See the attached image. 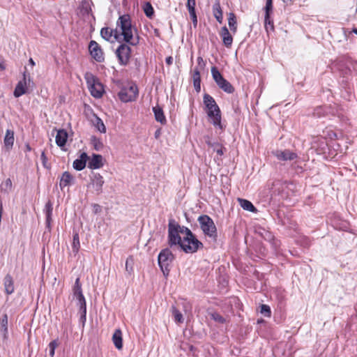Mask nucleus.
Returning a JSON list of instances; mask_svg holds the SVG:
<instances>
[{
	"label": "nucleus",
	"mask_w": 357,
	"mask_h": 357,
	"mask_svg": "<svg viewBox=\"0 0 357 357\" xmlns=\"http://www.w3.org/2000/svg\"><path fill=\"white\" fill-rule=\"evenodd\" d=\"M52 211H53V204H52V202L50 200H49L46 203V204L45 206V208H44V213L46 216V220H45L46 227L48 228L49 229H50V228H51Z\"/></svg>",
	"instance_id": "nucleus-21"
},
{
	"label": "nucleus",
	"mask_w": 357,
	"mask_h": 357,
	"mask_svg": "<svg viewBox=\"0 0 357 357\" xmlns=\"http://www.w3.org/2000/svg\"><path fill=\"white\" fill-rule=\"evenodd\" d=\"M119 27H117L115 29H113V35L114 38L117 40L119 41L121 36H122L121 30L118 29Z\"/></svg>",
	"instance_id": "nucleus-49"
},
{
	"label": "nucleus",
	"mask_w": 357,
	"mask_h": 357,
	"mask_svg": "<svg viewBox=\"0 0 357 357\" xmlns=\"http://www.w3.org/2000/svg\"><path fill=\"white\" fill-rule=\"evenodd\" d=\"M80 248L79 238L77 232L73 234L72 249L75 255L77 254Z\"/></svg>",
	"instance_id": "nucleus-34"
},
{
	"label": "nucleus",
	"mask_w": 357,
	"mask_h": 357,
	"mask_svg": "<svg viewBox=\"0 0 357 357\" xmlns=\"http://www.w3.org/2000/svg\"><path fill=\"white\" fill-rule=\"evenodd\" d=\"M213 151L216 152L217 154L222 156L224 154V151L225 150V148H224L221 144L217 142V144L214 145V148L213 149Z\"/></svg>",
	"instance_id": "nucleus-46"
},
{
	"label": "nucleus",
	"mask_w": 357,
	"mask_h": 357,
	"mask_svg": "<svg viewBox=\"0 0 357 357\" xmlns=\"http://www.w3.org/2000/svg\"><path fill=\"white\" fill-rule=\"evenodd\" d=\"M220 35L222 39V43L227 47H230L233 43V38L226 26L221 28Z\"/></svg>",
	"instance_id": "nucleus-19"
},
{
	"label": "nucleus",
	"mask_w": 357,
	"mask_h": 357,
	"mask_svg": "<svg viewBox=\"0 0 357 357\" xmlns=\"http://www.w3.org/2000/svg\"><path fill=\"white\" fill-rule=\"evenodd\" d=\"M1 331L3 333V338L6 339L8 337V315L7 314H2L0 319Z\"/></svg>",
	"instance_id": "nucleus-30"
},
{
	"label": "nucleus",
	"mask_w": 357,
	"mask_h": 357,
	"mask_svg": "<svg viewBox=\"0 0 357 357\" xmlns=\"http://www.w3.org/2000/svg\"><path fill=\"white\" fill-rule=\"evenodd\" d=\"M203 248V243L199 241L193 234L191 237H183L181 250L185 253H195L199 248Z\"/></svg>",
	"instance_id": "nucleus-7"
},
{
	"label": "nucleus",
	"mask_w": 357,
	"mask_h": 357,
	"mask_svg": "<svg viewBox=\"0 0 357 357\" xmlns=\"http://www.w3.org/2000/svg\"><path fill=\"white\" fill-rule=\"evenodd\" d=\"M78 9L82 15H88L91 12L90 3L86 0H83L80 3Z\"/></svg>",
	"instance_id": "nucleus-28"
},
{
	"label": "nucleus",
	"mask_w": 357,
	"mask_h": 357,
	"mask_svg": "<svg viewBox=\"0 0 357 357\" xmlns=\"http://www.w3.org/2000/svg\"><path fill=\"white\" fill-rule=\"evenodd\" d=\"M353 63L349 57L343 56L340 57L334 63L333 69L340 72L342 77H347L351 73V68Z\"/></svg>",
	"instance_id": "nucleus-9"
},
{
	"label": "nucleus",
	"mask_w": 357,
	"mask_h": 357,
	"mask_svg": "<svg viewBox=\"0 0 357 357\" xmlns=\"http://www.w3.org/2000/svg\"><path fill=\"white\" fill-rule=\"evenodd\" d=\"M144 12L147 17L151 18L154 15V10L149 2H146L144 6Z\"/></svg>",
	"instance_id": "nucleus-39"
},
{
	"label": "nucleus",
	"mask_w": 357,
	"mask_h": 357,
	"mask_svg": "<svg viewBox=\"0 0 357 357\" xmlns=\"http://www.w3.org/2000/svg\"><path fill=\"white\" fill-rule=\"evenodd\" d=\"M193 84L195 91L199 92L201 90V80H193Z\"/></svg>",
	"instance_id": "nucleus-53"
},
{
	"label": "nucleus",
	"mask_w": 357,
	"mask_h": 357,
	"mask_svg": "<svg viewBox=\"0 0 357 357\" xmlns=\"http://www.w3.org/2000/svg\"><path fill=\"white\" fill-rule=\"evenodd\" d=\"M165 62L168 66H171L173 63V58L172 56L167 57Z\"/></svg>",
	"instance_id": "nucleus-57"
},
{
	"label": "nucleus",
	"mask_w": 357,
	"mask_h": 357,
	"mask_svg": "<svg viewBox=\"0 0 357 357\" xmlns=\"http://www.w3.org/2000/svg\"><path fill=\"white\" fill-rule=\"evenodd\" d=\"M29 63L32 66H35V62L33 60V59L30 58L29 60Z\"/></svg>",
	"instance_id": "nucleus-62"
},
{
	"label": "nucleus",
	"mask_w": 357,
	"mask_h": 357,
	"mask_svg": "<svg viewBox=\"0 0 357 357\" xmlns=\"http://www.w3.org/2000/svg\"><path fill=\"white\" fill-rule=\"evenodd\" d=\"M212 317L215 321H218L219 323L222 324L225 321V318L218 313L213 314Z\"/></svg>",
	"instance_id": "nucleus-50"
},
{
	"label": "nucleus",
	"mask_w": 357,
	"mask_h": 357,
	"mask_svg": "<svg viewBox=\"0 0 357 357\" xmlns=\"http://www.w3.org/2000/svg\"><path fill=\"white\" fill-rule=\"evenodd\" d=\"M5 70V66L2 63H0V70Z\"/></svg>",
	"instance_id": "nucleus-63"
},
{
	"label": "nucleus",
	"mask_w": 357,
	"mask_h": 357,
	"mask_svg": "<svg viewBox=\"0 0 357 357\" xmlns=\"http://www.w3.org/2000/svg\"><path fill=\"white\" fill-rule=\"evenodd\" d=\"M88 167L91 169L101 168L103 165V157L100 154L93 153L91 157L89 158Z\"/></svg>",
	"instance_id": "nucleus-16"
},
{
	"label": "nucleus",
	"mask_w": 357,
	"mask_h": 357,
	"mask_svg": "<svg viewBox=\"0 0 357 357\" xmlns=\"http://www.w3.org/2000/svg\"><path fill=\"white\" fill-rule=\"evenodd\" d=\"M228 24L231 31L235 33L237 31V21L234 13H229L228 14Z\"/></svg>",
	"instance_id": "nucleus-31"
},
{
	"label": "nucleus",
	"mask_w": 357,
	"mask_h": 357,
	"mask_svg": "<svg viewBox=\"0 0 357 357\" xmlns=\"http://www.w3.org/2000/svg\"><path fill=\"white\" fill-rule=\"evenodd\" d=\"M68 139V133L64 129H61L57 131L56 135V144L59 147H63L66 145Z\"/></svg>",
	"instance_id": "nucleus-22"
},
{
	"label": "nucleus",
	"mask_w": 357,
	"mask_h": 357,
	"mask_svg": "<svg viewBox=\"0 0 357 357\" xmlns=\"http://www.w3.org/2000/svg\"><path fill=\"white\" fill-rule=\"evenodd\" d=\"M153 112L154 113L155 119L158 122H160L161 124H165L167 123L166 118L165 116L162 109L158 106L153 107Z\"/></svg>",
	"instance_id": "nucleus-26"
},
{
	"label": "nucleus",
	"mask_w": 357,
	"mask_h": 357,
	"mask_svg": "<svg viewBox=\"0 0 357 357\" xmlns=\"http://www.w3.org/2000/svg\"><path fill=\"white\" fill-rule=\"evenodd\" d=\"M273 10V0H266L265 6V13L271 15Z\"/></svg>",
	"instance_id": "nucleus-48"
},
{
	"label": "nucleus",
	"mask_w": 357,
	"mask_h": 357,
	"mask_svg": "<svg viewBox=\"0 0 357 357\" xmlns=\"http://www.w3.org/2000/svg\"><path fill=\"white\" fill-rule=\"evenodd\" d=\"M192 79H193V80H201L200 71L198 68H196L194 70L193 74H192Z\"/></svg>",
	"instance_id": "nucleus-51"
},
{
	"label": "nucleus",
	"mask_w": 357,
	"mask_h": 357,
	"mask_svg": "<svg viewBox=\"0 0 357 357\" xmlns=\"http://www.w3.org/2000/svg\"><path fill=\"white\" fill-rule=\"evenodd\" d=\"M195 0H187L186 6L188 8H195Z\"/></svg>",
	"instance_id": "nucleus-55"
},
{
	"label": "nucleus",
	"mask_w": 357,
	"mask_h": 357,
	"mask_svg": "<svg viewBox=\"0 0 357 357\" xmlns=\"http://www.w3.org/2000/svg\"><path fill=\"white\" fill-rule=\"evenodd\" d=\"M73 181V176L68 172H64L61 177L59 186L62 190L65 187L70 185Z\"/></svg>",
	"instance_id": "nucleus-24"
},
{
	"label": "nucleus",
	"mask_w": 357,
	"mask_h": 357,
	"mask_svg": "<svg viewBox=\"0 0 357 357\" xmlns=\"http://www.w3.org/2000/svg\"><path fill=\"white\" fill-rule=\"evenodd\" d=\"M84 78L91 96L96 98H101L104 92L102 84L91 73H86Z\"/></svg>",
	"instance_id": "nucleus-5"
},
{
	"label": "nucleus",
	"mask_w": 357,
	"mask_h": 357,
	"mask_svg": "<svg viewBox=\"0 0 357 357\" xmlns=\"http://www.w3.org/2000/svg\"><path fill=\"white\" fill-rule=\"evenodd\" d=\"M260 313L266 317H271V307L266 304H261L260 305Z\"/></svg>",
	"instance_id": "nucleus-43"
},
{
	"label": "nucleus",
	"mask_w": 357,
	"mask_h": 357,
	"mask_svg": "<svg viewBox=\"0 0 357 357\" xmlns=\"http://www.w3.org/2000/svg\"><path fill=\"white\" fill-rule=\"evenodd\" d=\"M213 13L217 21L220 24H222L223 20V13L220 4L218 1L215 2L213 6Z\"/></svg>",
	"instance_id": "nucleus-27"
},
{
	"label": "nucleus",
	"mask_w": 357,
	"mask_h": 357,
	"mask_svg": "<svg viewBox=\"0 0 357 357\" xmlns=\"http://www.w3.org/2000/svg\"><path fill=\"white\" fill-rule=\"evenodd\" d=\"M352 32L357 35V28L353 29Z\"/></svg>",
	"instance_id": "nucleus-64"
},
{
	"label": "nucleus",
	"mask_w": 357,
	"mask_h": 357,
	"mask_svg": "<svg viewBox=\"0 0 357 357\" xmlns=\"http://www.w3.org/2000/svg\"><path fill=\"white\" fill-rule=\"evenodd\" d=\"M203 102L206 114L211 120V123L215 127L222 129L221 123V111L215 99L209 94L205 93L203 97Z\"/></svg>",
	"instance_id": "nucleus-2"
},
{
	"label": "nucleus",
	"mask_w": 357,
	"mask_h": 357,
	"mask_svg": "<svg viewBox=\"0 0 357 357\" xmlns=\"http://www.w3.org/2000/svg\"><path fill=\"white\" fill-rule=\"evenodd\" d=\"M14 141V131L10 129H7L3 138V144L6 151H10L13 149Z\"/></svg>",
	"instance_id": "nucleus-18"
},
{
	"label": "nucleus",
	"mask_w": 357,
	"mask_h": 357,
	"mask_svg": "<svg viewBox=\"0 0 357 357\" xmlns=\"http://www.w3.org/2000/svg\"><path fill=\"white\" fill-rule=\"evenodd\" d=\"M105 183L103 177L98 173H94L91 177V185H92L97 195L102 192V186Z\"/></svg>",
	"instance_id": "nucleus-15"
},
{
	"label": "nucleus",
	"mask_w": 357,
	"mask_h": 357,
	"mask_svg": "<svg viewBox=\"0 0 357 357\" xmlns=\"http://www.w3.org/2000/svg\"><path fill=\"white\" fill-rule=\"evenodd\" d=\"M40 159L42 160L43 166L46 167V163L47 162V158L44 151H43L42 153H41Z\"/></svg>",
	"instance_id": "nucleus-56"
},
{
	"label": "nucleus",
	"mask_w": 357,
	"mask_h": 357,
	"mask_svg": "<svg viewBox=\"0 0 357 357\" xmlns=\"http://www.w3.org/2000/svg\"><path fill=\"white\" fill-rule=\"evenodd\" d=\"M3 285L5 291L7 294L10 295L14 292V282L13 278L10 275L7 274L3 279Z\"/></svg>",
	"instance_id": "nucleus-23"
},
{
	"label": "nucleus",
	"mask_w": 357,
	"mask_h": 357,
	"mask_svg": "<svg viewBox=\"0 0 357 357\" xmlns=\"http://www.w3.org/2000/svg\"><path fill=\"white\" fill-rule=\"evenodd\" d=\"M183 243V239L180 236V233L174 226V220L171 219L168 224V244L172 248L174 245H178Z\"/></svg>",
	"instance_id": "nucleus-10"
},
{
	"label": "nucleus",
	"mask_w": 357,
	"mask_h": 357,
	"mask_svg": "<svg viewBox=\"0 0 357 357\" xmlns=\"http://www.w3.org/2000/svg\"><path fill=\"white\" fill-rule=\"evenodd\" d=\"M274 155L278 160L283 161L293 160L298 157L296 153L288 149L284 151L278 150L274 153Z\"/></svg>",
	"instance_id": "nucleus-17"
},
{
	"label": "nucleus",
	"mask_w": 357,
	"mask_h": 357,
	"mask_svg": "<svg viewBox=\"0 0 357 357\" xmlns=\"http://www.w3.org/2000/svg\"><path fill=\"white\" fill-rule=\"evenodd\" d=\"M329 112V108L328 107H317L314 109L313 116L315 117H322L326 116Z\"/></svg>",
	"instance_id": "nucleus-33"
},
{
	"label": "nucleus",
	"mask_w": 357,
	"mask_h": 357,
	"mask_svg": "<svg viewBox=\"0 0 357 357\" xmlns=\"http://www.w3.org/2000/svg\"><path fill=\"white\" fill-rule=\"evenodd\" d=\"M113 35V29L109 27H103L100 30L101 37L107 41H109Z\"/></svg>",
	"instance_id": "nucleus-36"
},
{
	"label": "nucleus",
	"mask_w": 357,
	"mask_h": 357,
	"mask_svg": "<svg viewBox=\"0 0 357 357\" xmlns=\"http://www.w3.org/2000/svg\"><path fill=\"white\" fill-rule=\"evenodd\" d=\"M211 75L216 84L227 93H233L235 91L232 84L223 77L215 66L211 68Z\"/></svg>",
	"instance_id": "nucleus-6"
},
{
	"label": "nucleus",
	"mask_w": 357,
	"mask_h": 357,
	"mask_svg": "<svg viewBox=\"0 0 357 357\" xmlns=\"http://www.w3.org/2000/svg\"><path fill=\"white\" fill-rule=\"evenodd\" d=\"M161 135L160 129H158L154 134L155 138L158 139Z\"/></svg>",
	"instance_id": "nucleus-60"
},
{
	"label": "nucleus",
	"mask_w": 357,
	"mask_h": 357,
	"mask_svg": "<svg viewBox=\"0 0 357 357\" xmlns=\"http://www.w3.org/2000/svg\"><path fill=\"white\" fill-rule=\"evenodd\" d=\"M119 99L124 102H128L135 100L138 96V89L135 84H128L124 86L119 92Z\"/></svg>",
	"instance_id": "nucleus-8"
},
{
	"label": "nucleus",
	"mask_w": 357,
	"mask_h": 357,
	"mask_svg": "<svg viewBox=\"0 0 357 357\" xmlns=\"http://www.w3.org/2000/svg\"><path fill=\"white\" fill-rule=\"evenodd\" d=\"M31 82L30 77L29 76L28 79L26 78V73H24L23 74V80L20 81L17 86H15V91H14V96L16 98H19L20 96H22L23 94H25L26 93V86L27 84H29Z\"/></svg>",
	"instance_id": "nucleus-14"
},
{
	"label": "nucleus",
	"mask_w": 357,
	"mask_h": 357,
	"mask_svg": "<svg viewBox=\"0 0 357 357\" xmlns=\"http://www.w3.org/2000/svg\"><path fill=\"white\" fill-rule=\"evenodd\" d=\"M12 181L10 178H7L1 184V190L6 192H9L12 190Z\"/></svg>",
	"instance_id": "nucleus-41"
},
{
	"label": "nucleus",
	"mask_w": 357,
	"mask_h": 357,
	"mask_svg": "<svg viewBox=\"0 0 357 357\" xmlns=\"http://www.w3.org/2000/svg\"><path fill=\"white\" fill-rule=\"evenodd\" d=\"M94 124L100 132L105 133L106 132V128L103 123V121L99 117L96 116Z\"/></svg>",
	"instance_id": "nucleus-42"
},
{
	"label": "nucleus",
	"mask_w": 357,
	"mask_h": 357,
	"mask_svg": "<svg viewBox=\"0 0 357 357\" xmlns=\"http://www.w3.org/2000/svg\"><path fill=\"white\" fill-rule=\"evenodd\" d=\"M171 310L174 321L177 323H183L184 319L181 312L174 305L172 306Z\"/></svg>",
	"instance_id": "nucleus-37"
},
{
	"label": "nucleus",
	"mask_w": 357,
	"mask_h": 357,
	"mask_svg": "<svg viewBox=\"0 0 357 357\" xmlns=\"http://www.w3.org/2000/svg\"><path fill=\"white\" fill-rule=\"evenodd\" d=\"M238 201L241 206L244 210H246V211H248L250 212H256L257 211V208L254 206V205L252 204L251 202H250L247 199H241V198H238Z\"/></svg>",
	"instance_id": "nucleus-29"
},
{
	"label": "nucleus",
	"mask_w": 357,
	"mask_h": 357,
	"mask_svg": "<svg viewBox=\"0 0 357 357\" xmlns=\"http://www.w3.org/2000/svg\"><path fill=\"white\" fill-rule=\"evenodd\" d=\"M206 143L207 144V145H208L209 147H211V148L213 149V148H214V145H215V144H217V142H211L208 139V140H206Z\"/></svg>",
	"instance_id": "nucleus-58"
},
{
	"label": "nucleus",
	"mask_w": 357,
	"mask_h": 357,
	"mask_svg": "<svg viewBox=\"0 0 357 357\" xmlns=\"http://www.w3.org/2000/svg\"><path fill=\"white\" fill-rule=\"evenodd\" d=\"M264 26L267 32L274 31L273 20L271 18V15L268 13H265Z\"/></svg>",
	"instance_id": "nucleus-32"
},
{
	"label": "nucleus",
	"mask_w": 357,
	"mask_h": 357,
	"mask_svg": "<svg viewBox=\"0 0 357 357\" xmlns=\"http://www.w3.org/2000/svg\"><path fill=\"white\" fill-rule=\"evenodd\" d=\"M133 264L134 259L132 257H128L126 261V271L128 273L129 275H131L133 273Z\"/></svg>",
	"instance_id": "nucleus-40"
},
{
	"label": "nucleus",
	"mask_w": 357,
	"mask_h": 357,
	"mask_svg": "<svg viewBox=\"0 0 357 357\" xmlns=\"http://www.w3.org/2000/svg\"><path fill=\"white\" fill-rule=\"evenodd\" d=\"M131 48L128 43H121L116 49L115 54L119 62L122 66H126L131 57Z\"/></svg>",
	"instance_id": "nucleus-11"
},
{
	"label": "nucleus",
	"mask_w": 357,
	"mask_h": 357,
	"mask_svg": "<svg viewBox=\"0 0 357 357\" xmlns=\"http://www.w3.org/2000/svg\"><path fill=\"white\" fill-rule=\"evenodd\" d=\"M174 226L176 227V228L177 229V230L178 231V232L180 234H185L184 237L192 236L193 233L191 231V230L189 228H188L185 226H181L175 221H174Z\"/></svg>",
	"instance_id": "nucleus-35"
},
{
	"label": "nucleus",
	"mask_w": 357,
	"mask_h": 357,
	"mask_svg": "<svg viewBox=\"0 0 357 357\" xmlns=\"http://www.w3.org/2000/svg\"><path fill=\"white\" fill-rule=\"evenodd\" d=\"M193 25L195 27L197 24V17L195 13V8H188Z\"/></svg>",
	"instance_id": "nucleus-45"
},
{
	"label": "nucleus",
	"mask_w": 357,
	"mask_h": 357,
	"mask_svg": "<svg viewBox=\"0 0 357 357\" xmlns=\"http://www.w3.org/2000/svg\"><path fill=\"white\" fill-rule=\"evenodd\" d=\"M73 296L77 301V305H86L85 298L82 293V284L79 281V278H77L75 280L73 288Z\"/></svg>",
	"instance_id": "nucleus-13"
},
{
	"label": "nucleus",
	"mask_w": 357,
	"mask_h": 357,
	"mask_svg": "<svg viewBox=\"0 0 357 357\" xmlns=\"http://www.w3.org/2000/svg\"><path fill=\"white\" fill-rule=\"evenodd\" d=\"M174 259V256L169 248L162 249L158 257V265L164 275L167 276L170 271V265Z\"/></svg>",
	"instance_id": "nucleus-4"
},
{
	"label": "nucleus",
	"mask_w": 357,
	"mask_h": 357,
	"mask_svg": "<svg viewBox=\"0 0 357 357\" xmlns=\"http://www.w3.org/2000/svg\"><path fill=\"white\" fill-rule=\"evenodd\" d=\"M79 307V312L80 314L79 322L84 326L86 321V305H81Z\"/></svg>",
	"instance_id": "nucleus-38"
},
{
	"label": "nucleus",
	"mask_w": 357,
	"mask_h": 357,
	"mask_svg": "<svg viewBox=\"0 0 357 357\" xmlns=\"http://www.w3.org/2000/svg\"><path fill=\"white\" fill-rule=\"evenodd\" d=\"M93 210L94 213H99L101 211V206L98 204H93Z\"/></svg>",
	"instance_id": "nucleus-54"
},
{
	"label": "nucleus",
	"mask_w": 357,
	"mask_h": 357,
	"mask_svg": "<svg viewBox=\"0 0 357 357\" xmlns=\"http://www.w3.org/2000/svg\"><path fill=\"white\" fill-rule=\"evenodd\" d=\"M197 220L204 235L215 242L218 238V233L213 219L207 215H202L198 218Z\"/></svg>",
	"instance_id": "nucleus-3"
},
{
	"label": "nucleus",
	"mask_w": 357,
	"mask_h": 357,
	"mask_svg": "<svg viewBox=\"0 0 357 357\" xmlns=\"http://www.w3.org/2000/svg\"><path fill=\"white\" fill-rule=\"evenodd\" d=\"M25 149H26V151H31V146H30V145L29 144H26L25 145Z\"/></svg>",
	"instance_id": "nucleus-61"
},
{
	"label": "nucleus",
	"mask_w": 357,
	"mask_h": 357,
	"mask_svg": "<svg viewBox=\"0 0 357 357\" xmlns=\"http://www.w3.org/2000/svg\"><path fill=\"white\" fill-rule=\"evenodd\" d=\"M112 341L117 349H121L123 347V339H122V332L120 329H116L113 335H112Z\"/></svg>",
	"instance_id": "nucleus-25"
},
{
	"label": "nucleus",
	"mask_w": 357,
	"mask_h": 357,
	"mask_svg": "<svg viewBox=\"0 0 357 357\" xmlns=\"http://www.w3.org/2000/svg\"><path fill=\"white\" fill-rule=\"evenodd\" d=\"M197 64H198V66L200 68V69H204V67L206 66V63L204 61L202 57L199 56L197 58Z\"/></svg>",
	"instance_id": "nucleus-52"
},
{
	"label": "nucleus",
	"mask_w": 357,
	"mask_h": 357,
	"mask_svg": "<svg viewBox=\"0 0 357 357\" xmlns=\"http://www.w3.org/2000/svg\"><path fill=\"white\" fill-rule=\"evenodd\" d=\"M89 51L92 56L98 62H102L105 59L104 53L100 45L95 40H91L89 45Z\"/></svg>",
	"instance_id": "nucleus-12"
},
{
	"label": "nucleus",
	"mask_w": 357,
	"mask_h": 357,
	"mask_svg": "<svg viewBox=\"0 0 357 357\" xmlns=\"http://www.w3.org/2000/svg\"><path fill=\"white\" fill-rule=\"evenodd\" d=\"M117 27H119L123 40L125 43L132 46H136L139 43V36L134 38V32L137 30L132 26L129 15H121L116 22Z\"/></svg>",
	"instance_id": "nucleus-1"
},
{
	"label": "nucleus",
	"mask_w": 357,
	"mask_h": 357,
	"mask_svg": "<svg viewBox=\"0 0 357 357\" xmlns=\"http://www.w3.org/2000/svg\"><path fill=\"white\" fill-rule=\"evenodd\" d=\"M92 144L94 146V149L97 151H99L102 146V143L96 137H93L92 139Z\"/></svg>",
	"instance_id": "nucleus-47"
},
{
	"label": "nucleus",
	"mask_w": 357,
	"mask_h": 357,
	"mask_svg": "<svg viewBox=\"0 0 357 357\" xmlns=\"http://www.w3.org/2000/svg\"><path fill=\"white\" fill-rule=\"evenodd\" d=\"M89 159V156L86 153L83 152L81 153L79 158L76 159L73 162V168L77 171H81L84 169L86 167V163L87 160Z\"/></svg>",
	"instance_id": "nucleus-20"
},
{
	"label": "nucleus",
	"mask_w": 357,
	"mask_h": 357,
	"mask_svg": "<svg viewBox=\"0 0 357 357\" xmlns=\"http://www.w3.org/2000/svg\"><path fill=\"white\" fill-rule=\"evenodd\" d=\"M206 143L207 144V145H208L209 147H211V148L213 149V148H214V145H215V144H217V142H211L208 139V140H206Z\"/></svg>",
	"instance_id": "nucleus-59"
},
{
	"label": "nucleus",
	"mask_w": 357,
	"mask_h": 357,
	"mask_svg": "<svg viewBox=\"0 0 357 357\" xmlns=\"http://www.w3.org/2000/svg\"><path fill=\"white\" fill-rule=\"evenodd\" d=\"M58 347V342L56 340H52L49 344L50 356L54 357L55 354V349Z\"/></svg>",
	"instance_id": "nucleus-44"
}]
</instances>
